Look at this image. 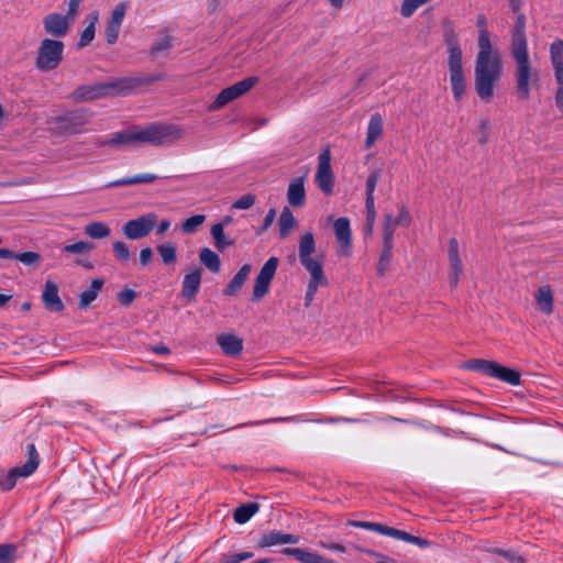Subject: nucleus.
<instances>
[{
  "mask_svg": "<svg viewBox=\"0 0 563 563\" xmlns=\"http://www.w3.org/2000/svg\"><path fill=\"white\" fill-rule=\"evenodd\" d=\"M128 3L126 2H120L118 3L114 9L112 10L111 12V15H110V20L118 23V24H122L123 22V19L125 16V13H126V10H128Z\"/></svg>",
  "mask_w": 563,
  "mask_h": 563,
  "instance_id": "obj_49",
  "label": "nucleus"
},
{
  "mask_svg": "<svg viewBox=\"0 0 563 563\" xmlns=\"http://www.w3.org/2000/svg\"><path fill=\"white\" fill-rule=\"evenodd\" d=\"M95 250V244L88 241H78L63 246V251L70 254H86Z\"/></svg>",
  "mask_w": 563,
  "mask_h": 563,
  "instance_id": "obj_40",
  "label": "nucleus"
},
{
  "mask_svg": "<svg viewBox=\"0 0 563 563\" xmlns=\"http://www.w3.org/2000/svg\"><path fill=\"white\" fill-rule=\"evenodd\" d=\"M70 20L59 13H49L43 20V26L47 34L54 37L65 36L70 26Z\"/></svg>",
  "mask_w": 563,
  "mask_h": 563,
  "instance_id": "obj_16",
  "label": "nucleus"
},
{
  "mask_svg": "<svg viewBox=\"0 0 563 563\" xmlns=\"http://www.w3.org/2000/svg\"><path fill=\"white\" fill-rule=\"evenodd\" d=\"M211 235L214 240V245L219 251H223L224 249L234 245V240H230L225 236L224 229H221V225H212Z\"/></svg>",
  "mask_w": 563,
  "mask_h": 563,
  "instance_id": "obj_35",
  "label": "nucleus"
},
{
  "mask_svg": "<svg viewBox=\"0 0 563 563\" xmlns=\"http://www.w3.org/2000/svg\"><path fill=\"white\" fill-rule=\"evenodd\" d=\"M84 233L93 240H103L110 236V227L101 221H92L85 225Z\"/></svg>",
  "mask_w": 563,
  "mask_h": 563,
  "instance_id": "obj_29",
  "label": "nucleus"
},
{
  "mask_svg": "<svg viewBox=\"0 0 563 563\" xmlns=\"http://www.w3.org/2000/svg\"><path fill=\"white\" fill-rule=\"evenodd\" d=\"M278 266V258L275 256L269 257L263 267L261 268L258 275L255 278V284L253 288V300L258 301L265 295H267L269 290V285L272 279L274 278Z\"/></svg>",
  "mask_w": 563,
  "mask_h": 563,
  "instance_id": "obj_12",
  "label": "nucleus"
},
{
  "mask_svg": "<svg viewBox=\"0 0 563 563\" xmlns=\"http://www.w3.org/2000/svg\"><path fill=\"white\" fill-rule=\"evenodd\" d=\"M251 265L244 264L239 272L233 276L229 285L227 286L224 294L228 296H234L238 294V291L242 288L244 283L246 282L250 273H251Z\"/></svg>",
  "mask_w": 563,
  "mask_h": 563,
  "instance_id": "obj_27",
  "label": "nucleus"
},
{
  "mask_svg": "<svg viewBox=\"0 0 563 563\" xmlns=\"http://www.w3.org/2000/svg\"><path fill=\"white\" fill-rule=\"evenodd\" d=\"M448 69L450 84L455 101H461L466 92V78L463 68V53L455 36L446 40Z\"/></svg>",
  "mask_w": 563,
  "mask_h": 563,
  "instance_id": "obj_5",
  "label": "nucleus"
},
{
  "mask_svg": "<svg viewBox=\"0 0 563 563\" xmlns=\"http://www.w3.org/2000/svg\"><path fill=\"white\" fill-rule=\"evenodd\" d=\"M112 251L115 260L121 264L128 263L131 258L130 247L122 240H117L112 243Z\"/></svg>",
  "mask_w": 563,
  "mask_h": 563,
  "instance_id": "obj_37",
  "label": "nucleus"
},
{
  "mask_svg": "<svg viewBox=\"0 0 563 563\" xmlns=\"http://www.w3.org/2000/svg\"><path fill=\"white\" fill-rule=\"evenodd\" d=\"M395 218L399 225L408 227L411 223V216L402 205L398 206V214Z\"/></svg>",
  "mask_w": 563,
  "mask_h": 563,
  "instance_id": "obj_54",
  "label": "nucleus"
},
{
  "mask_svg": "<svg viewBox=\"0 0 563 563\" xmlns=\"http://www.w3.org/2000/svg\"><path fill=\"white\" fill-rule=\"evenodd\" d=\"M174 38L170 35H163L159 37L151 47V55L156 58L162 53H165L173 48Z\"/></svg>",
  "mask_w": 563,
  "mask_h": 563,
  "instance_id": "obj_38",
  "label": "nucleus"
},
{
  "mask_svg": "<svg viewBox=\"0 0 563 563\" xmlns=\"http://www.w3.org/2000/svg\"><path fill=\"white\" fill-rule=\"evenodd\" d=\"M550 57L553 68L563 65V41L558 38L550 46Z\"/></svg>",
  "mask_w": 563,
  "mask_h": 563,
  "instance_id": "obj_43",
  "label": "nucleus"
},
{
  "mask_svg": "<svg viewBox=\"0 0 563 563\" xmlns=\"http://www.w3.org/2000/svg\"><path fill=\"white\" fill-rule=\"evenodd\" d=\"M275 209H269L263 221V230H267L275 220Z\"/></svg>",
  "mask_w": 563,
  "mask_h": 563,
  "instance_id": "obj_60",
  "label": "nucleus"
},
{
  "mask_svg": "<svg viewBox=\"0 0 563 563\" xmlns=\"http://www.w3.org/2000/svg\"><path fill=\"white\" fill-rule=\"evenodd\" d=\"M555 104L559 108V110L563 112V87H558L555 93Z\"/></svg>",
  "mask_w": 563,
  "mask_h": 563,
  "instance_id": "obj_62",
  "label": "nucleus"
},
{
  "mask_svg": "<svg viewBox=\"0 0 563 563\" xmlns=\"http://www.w3.org/2000/svg\"><path fill=\"white\" fill-rule=\"evenodd\" d=\"M82 0H69L68 2V10L66 16L74 21L76 16L78 15L79 7Z\"/></svg>",
  "mask_w": 563,
  "mask_h": 563,
  "instance_id": "obj_57",
  "label": "nucleus"
},
{
  "mask_svg": "<svg viewBox=\"0 0 563 563\" xmlns=\"http://www.w3.org/2000/svg\"><path fill=\"white\" fill-rule=\"evenodd\" d=\"M103 284H104V282L101 278H93L91 280L90 287L80 294V297H79L80 308H84V309L87 308L97 298L98 294L100 292V290L103 287Z\"/></svg>",
  "mask_w": 563,
  "mask_h": 563,
  "instance_id": "obj_30",
  "label": "nucleus"
},
{
  "mask_svg": "<svg viewBox=\"0 0 563 563\" xmlns=\"http://www.w3.org/2000/svg\"><path fill=\"white\" fill-rule=\"evenodd\" d=\"M42 302L46 310L51 312H60L65 305L59 297V289L55 282L47 279L42 291Z\"/></svg>",
  "mask_w": 563,
  "mask_h": 563,
  "instance_id": "obj_17",
  "label": "nucleus"
},
{
  "mask_svg": "<svg viewBox=\"0 0 563 563\" xmlns=\"http://www.w3.org/2000/svg\"><path fill=\"white\" fill-rule=\"evenodd\" d=\"M538 309L545 316H550L554 309V295L550 285L540 286L534 292Z\"/></svg>",
  "mask_w": 563,
  "mask_h": 563,
  "instance_id": "obj_21",
  "label": "nucleus"
},
{
  "mask_svg": "<svg viewBox=\"0 0 563 563\" xmlns=\"http://www.w3.org/2000/svg\"><path fill=\"white\" fill-rule=\"evenodd\" d=\"M297 224L298 221L291 210L288 207H284L278 219L279 236L286 239Z\"/></svg>",
  "mask_w": 563,
  "mask_h": 563,
  "instance_id": "obj_28",
  "label": "nucleus"
},
{
  "mask_svg": "<svg viewBox=\"0 0 563 563\" xmlns=\"http://www.w3.org/2000/svg\"><path fill=\"white\" fill-rule=\"evenodd\" d=\"M300 540L299 536L291 534V533H284L278 530H272L266 533H264L260 541L258 547L261 548H269L274 545H280V544H296Z\"/></svg>",
  "mask_w": 563,
  "mask_h": 563,
  "instance_id": "obj_19",
  "label": "nucleus"
},
{
  "mask_svg": "<svg viewBox=\"0 0 563 563\" xmlns=\"http://www.w3.org/2000/svg\"><path fill=\"white\" fill-rule=\"evenodd\" d=\"M333 229L340 246L342 249H349L352 241L350 220L344 217L336 219Z\"/></svg>",
  "mask_w": 563,
  "mask_h": 563,
  "instance_id": "obj_26",
  "label": "nucleus"
},
{
  "mask_svg": "<svg viewBox=\"0 0 563 563\" xmlns=\"http://www.w3.org/2000/svg\"><path fill=\"white\" fill-rule=\"evenodd\" d=\"M64 47L62 41L47 37L42 40L35 57L36 69L41 73L56 69L63 60Z\"/></svg>",
  "mask_w": 563,
  "mask_h": 563,
  "instance_id": "obj_7",
  "label": "nucleus"
},
{
  "mask_svg": "<svg viewBox=\"0 0 563 563\" xmlns=\"http://www.w3.org/2000/svg\"><path fill=\"white\" fill-rule=\"evenodd\" d=\"M466 368L483 373L490 377L497 378L501 382L508 383L512 386L520 384L519 372L505 367L501 364L483 358H473L465 364Z\"/></svg>",
  "mask_w": 563,
  "mask_h": 563,
  "instance_id": "obj_8",
  "label": "nucleus"
},
{
  "mask_svg": "<svg viewBox=\"0 0 563 563\" xmlns=\"http://www.w3.org/2000/svg\"><path fill=\"white\" fill-rule=\"evenodd\" d=\"M365 207L367 233L372 234L376 218L375 200H365Z\"/></svg>",
  "mask_w": 563,
  "mask_h": 563,
  "instance_id": "obj_46",
  "label": "nucleus"
},
{
  "mask_svg": "<svg viewBox=\"0 0 563 563\" xmlns=\"http://www.w3.org/2000/svg\"><path fill=\"white\" fill-rule=\"evenodd\" d=\"M379 181V170L371 173L366 180V200H374V191Z\"/></svg>",
  "mask_w": 563,
  "mask_h": 563,
  "instance_id": "obj_48",
  "label": "nucleus"
},
{
  "mask_svg": "<svg viewBox=\"0 0 563 563\" xmlns=\"http://www.w3.org/2000/svg\"><path fill=\"white\" fill-rule=\"evenodd\" d=\"M493 553H496L498 555H501L505 558L509 563H527L526 560L519 555L516 552L501 550V549H493Z\"/></svg>",
  "mask_w": 563,
  "mask_h": 563,
  "instance_id": "obj_50",
  "label": "nucleus"
},
{
  "mask_svg": "<svg viewBox=\"0 0 563 563\" xmlns=\"http://www.w3.org/2000/svg\"><path fill=\"white\" fill-rule=\"evenodd\" d=\"M398 225L396 218L391 213L385 214L383 223V242L394 243V233Z\"/></svg>",
  "mask_w": 563,
  "mask_h": 563,
  "instance_id": "obj_36",
  "label": "nucleus"
},
{
  "mask_svg": "<svg viewBox=\"0 0 563 563\" xmlns=\"http://www.w3.org/2000/svg\"><path fill=\"white\" fill-rule=\"evenodd\" d=\"M448 261L450 265V285L453 288H455L457 287L460 277L463 273V263L460 254V243L455 238H451L448 242Z\"/></svg>",
  "mask_w": 563,
  "mask_h": 563,
  "instance_id": "obj_14",
  "label": "nucleus"
},
{
  "mask_svg": "<svg viewBox=\"0 0 563 563\" xmlns=\"http://www.w3.org/2000/svg\"><path fill=\"white\" fill-rule=\"evenodd\" d=\"M394 243L383 242L382 253L377 263V274L383 276L389 267Z\"/></svg>",
  "mask_w": 563,
  "mask_h": 563,
  "instance_id": "obj_34",
  "label": "nucleus"
},
{
  "mask_svg": "<svg viewBox=\"0 0 563 563\" xmlns=\"http://www.w3.org/2000/svg\"><path fill=\"white\" fill-rule=\"evenodd\" d=\"M26 462L19 467H14L5 475L0 477V487L3 490H10L15 486L19 477H27L32 475L38 466L40 460L36 448L33 443L26 446Z\"/></svg>",
  "mask_w": 563,
  "mask_h": 563,
  "instance_id": "obj_9",
  "label": "nucleus"
},
{
  "mask_svg": "<svg viewBox=\"0 0 563 563\" xmlns=\"http://www.w3.org/2000/svg\"><path fill=\"white\" fill-rule=\"evenodd\" d=\"M254 203H255V196L249 194V195H244V196L240 197L239 199H236L233 202L232 208L246 210V209H250Z\"/></svg>",
  "mask_w": 563,
  "mask_h": 563,
  "instance_id": "obj_51",
  "label": "nucleus"
},
{
  "mask_svg": "<svg viewBox=\"0 0 563 563\" xmlns=\"http://www.w3.org/2000/svg\"><path fill=\"white\" fill-rule=\"evenodd\" d=\"M15 260L20 261L26 266H35L41 261V255L36 252L29 251L23 253H16Z\"/></svg>",
  "mask_w": 563,
  "mask_h": 563,
  "instance_id": "obj_45",
  "label": "nucleus"
},
{
  "mask_svg": "<svg viewBox=\"0 0 563 563\" xmlns=\"http://www.w3.org/2000/svg\"><path fill=\"white\" fill-rule=\"evenodd\" d=\"M318 544H319V547L331 550V551H336V552H341V553H344L346 551V548L341 543H334V542L327 543V542L320 541Z\"/></svg>",
  "mask_w": 563,
  "mask_h": 563,
  "instance_id": "obj_59",
  "label": "nucleus"
},
{
  "mask_svg": "<svg viewBox=\"0 0 563 563\" xmlns=\"http://www.w3.org/2000/svg\"><path fill=\"white\" fill-rule=\"evenodd\" d=\"M508 3H509V7H510L511 11L517 13V16L520 13H522L521 12V7H522V1L521 0H508Z\"/></svg>",
  "mask_w": 563,
  "mask_h": 563,
  "instance_id": "obj_61",
  "label": "nucleus"
},
{
  "mask_svg": "<svg viewBox=\"0 0 563 563\" xmlns=\"http://www.w3.org/2000/svg\"><path fill=\"white\" fill-rule=\"evenodd\" d=\"M476 26L478 29V53L475 60L474 86L479 99L489 102L495 85L503 74V60L500 54L493 48L484 14L477 16Z\"/></svg>",
  "mask_w": 563,
  "mask_h": 563,
  "instance_id": "obj_1",
  "label": "nucleus"
},
{
  "mask_svg": "<svg viewBox=\"0 0 563 563\" xmlns=\"http://www.w3.org/2000/svg\"><path fill=\"white\" fill-rule=\"evenodd\" d=\"M201 283V268L194 267L185 276L181 286V297L188 302L192 301Z\"/></svg>",
  "mask_w": 563,
  "mask_h": 563,
  "instance_id": "obj_18",
  "label": "nucleus"
},
{
  "mask_svg": "<svg viewBox=\"0 0 563 563\" xmlns=\"http://www.w3.org/2000/svg\"><path fill=\"white\" fill-rule=\"evenodd\" d=\"M251 558H253L252 552H241V553L231 554V555L225 556L222 560V563H241L242 561L251 559Z\"/></svg>",
  "mask_w": 563,
  "mask_h": 563,
  "instance_id": "obj_56",
  "label": "nucleus"
},
{
  "mask_svg": "<svg viewBox=\"0 0 563 563\" xmlns=\"http://www.w3.org/2000/svg\"><path fill=\"white\" fill-rule=\"evenodd\" d=\"M282 553L295 558L300 563H334L332 560L301 548H285Z\"/></svg>",
  "mask_w": 563,
  "mask_h": 563,
  "instance_id": "obj_22",
  "label": "nucleus"
},
{
  "mask_svg": "<svg viewBox=\"0 0 563 563\" xmlns=\"http://www.w3.org/2000/svg\"><path fill=\"white\" fill-rule=\"evenodd\" d=\"M157 252L164 264L169 265L176 262V246L172 243H165L157 246Z\"/></svg>",
  "mask_w": 563,
  "mask_h": 563,
  "instance_id": "obj_41",
  "label": "nucleus"
},
{
  "mask_svg": "<svg viewBox=\"0 0 563 563\" xmlns=\"http://www.w3.org/2000/svg\"><path fill=\"white\" fill-rule=\"evenodd\" d=\"M136 297L135 290L126 288L118 294V299L123 306H130Z\"/></svg>",
  "mask_w": 563,
  "mask_h": 563,
  "instance_id": "obj_55",
  "label": "nucleus"
},
{
  "mask_svg": "<svg viewBox=\"0 0 563 563\" xmlns=\"http://www.w3.org/2000/svg\"><path fill=\"white\" fill-rule=\"evenodd\" d=\"M371 531H375L380 534L388 536L408 543H412L421 549H427L431 547V542L428 541L427 539L412 536L406 531L388 527L383 523L372 522Z\"/></svg>",
  "mask_w": 563,
  "mask_h": 563,
  "instance_id": "obj_15",
  "label": "nucleus"
},
{
  "mask_svg": "<svg viewBox=\"0 0 563 563\" xmlns=\"http://www.w3.org/2000/svg\"><path fill=\"white\" fill-rule=\"evenodd\" d=\"M67 128H78L86 123V113L84 111H74L59 118Z\"/></svg>",
  "mask_w": 563,
  "mask_h": 563,
  "instance_id": "obj_39",
  "label": "nucleus"
},
{
  "mask_svg": "<svg viewBox=\"0 0 563 563\" xmlns=\"http://www.w3.org/2000/svg\"><path fill=\"white\" fill-rule=\"evenodd\" d=\"M134 132L136 144L155 146L175 143L185 135V130L173 123H151L144 128L134 126Z\"/></svg>",
  "mask_w": 563,
  "mask_h": 563,
  "instance_id": "obj_4",
  "label": "nucleus"
},
{
  "mask_svg": "<svg viewBox=\"0 0 563 563\" xmlns=\"http://www.w3.org/2000/svg\"><path fill=\"white\" fill-rule=\"evenodd\" d=\"M153 260V251L151 247H144L140 252V264L145 267Z\"/></svg>",
  "mask_w": 563,
  "mask_h": 563,
  "instance_id": "obj_58",
  "label": "nucleus"
},
{
  "mask_svg": "<svg viewBox=\"0 0 563 563\" xmlns=\"http://www.w3.org/2000/svg\"><path fill=\"white\" fill-rule=\"evenodd\" d=\"M98 146L119 147L123 145H135V132L134 126H131L123 131H118L111 134L110 137L99 140L96 143Z\"/></svg>",
  "mask_w": 563,
  "mask_h": 563,
  "instance_id": "obj_20",
  "label": "nucleus"
},
{
  "mask_svg": "<svg viewBox=\"0 0 563 563\" xmlns=\"http://www.w3.org/2000/svg\"><path fill=\"white\" fill-rule=\"evenodd\" d=\"M383 126L384 120L379 113H373L369 118L366 139H365V147L368 150L374 146V144L383 136Z\"/></svg>",
  "mask_w": 563,
  "mask_h": 563,
  "instance_id": "obj_23",
  "label": "nucleus"
},
{
  "mask_svg": "<svg viewBox=\"0 0 563 563\" xmlns=\"http://www.w3.org/2000/svg\"><path fill=\"white\" fill-rule=\"evenodd\" d=\"M288 203L295 208L301 207L306 200V190L302 178L292 180L287 190Z\"/></svg>",
  "mask_w": 563,
  "mask_h": 563,
  "instance_id": "obj_25",
  "label": "nucleus"
},
{
  "mask_svg": "<svg viewBox=\"0 0 563 563\" xmlns=\"http://www.w3.org/2000/svg\"><path fill=\"white\" fill-rule=\"evenodd\" d=\"M134 87V80L122 78L111 82H98L92 85H82L73 92L76 101H92L109 96L125 93Z\"/></svg>",
  "mask_w": 563,
  "mask_h": 563,
  "instance_id": "obj_6",
  "label": "nucleus"
},
{
  "mask_svg": "<svg viewBox=\"0 0 563 563\" xmlns=\"http://www.w3.org/2000/svg\"><path fill=\"white\" fill-rule=\"evenodd\" d=\"M158 178L155 174H140L132 177H126L122 179H118L114 181H111L107 185V187H122V186H130V185H136V184H150L155 181Z\"/></svg>",
  "mask_w": 563,
  "mask_h": 563,
  "instance_id": "obj_31",
  "label": "nucleus"
},
{
  "mask_svg": "<svg viewBox=\"0 0 563 563\" xmlns=\"http://www.w3.org/2000/svg\"><path fill=\"white\" fill-rule=\"evenodd\" d=\"M18 548L12 543L0 544V563H14Z\"/></svg>",
  "mask_w": 563,
  "mask_h": 563,
  "instance_id": "obj_44",
  "label": "nucleus"
},
{
  "mask_svg": "<svg viewBox=\"0 0 563 563\" xmlns=\"http://www.w3.org/2000/svg\"><path fill=\"white\" fill-rule=\"evenodd\" d=\"M95 32H96V29L92 27V26H86L84 29V31L81 32L80 34V38H79V42H78V46L81 48V47H85L87 46L95 37Z\"/></svg>",
  "mask_w": 563,
  "mask_h": 563,
  "instance_id": "obj_53",
  "label": "nucleus"
},
{
  "mask_svg": "<svg viewBox=\"0 0 563 563\" xmlns=\"http://www.w3.org/2000/svg\"><path fill=\"white\" fill-rule=\"evenodd\" d=\"M316 252V240L312 232H306L299 238L298 257L300 264L309 273V282L305 295V305L308 307L313 301L319 287L328 285V279L323 272L322 260L312 257Z\"/></svg>",
  "mask_w": 563,
  "mask_h": 563,
  "instance_id": "obj_3",
  "label": "nucleus"
},
{
  "mask_svg": "<svg viewBox=\"0 0 563 563\" xmlns=\"http://www.w3.org/2000/svg\"><path fill=\"white\" fill-rule=\"evenodd\" d=\"M157 223V214L150 212L136 219L126 221L122 227L123 235L129 240H140L147 236Z\"/></svg>",
  "mask_w": 563,
  "mask_h": 563,
  "instance_id": "obj_11",
  "label": "nucleus"
},
{
  "mask_svg": "<svg viewBox=\"0 0 563 563\" xmlns=\"http://www.w3.org/2000/svg\"><path fill=\"white\" fill-rule=\"evenodd\" d=\"M554 69V77H555V80L559 85V87H563V65L562 66H556L553 68Z\"/></svg>",
  "mask_w": 563,
  "mask_h": 563,
  "instance_id": "obj_63",
  "label": "nucleus"
},
{
  "mask_svg": "<svg viewBox=\"0 0 563 563\" xmlns=\"http://www.w3.org/2000/svg\"><path fill=\"white\" fill-rule=\"evenodd\" d=\"M316 181L322 192L329 195L333 189V173L331 169V151L324 147L318 157V170Z\"/></svg>",
  "mask_w": 563,
  "mask_h": 563,
  "instance_id": "obj_13",
  "label": "nucleus"
},
{
  "mask_svg": "<svg viewBox=\"0 0 563 563\" xmlns=\"http://www.w3.org/2000/svg\"><path fill=\"white\" fill-rule=\"evenodd\" d=\"M121 25L109 19L106 27L107 43L112 45L118 41Z\"/></svg>",
  "mask_w": 563,
  "mask_h": 563,
  "instance_id": "obj_47",
  "label": "nucleus"
},
{
  "mask_svg": "<svg viewBox=\"0 0 563 563\" xmlns=\"http://www.w3.org/2000/svg\"><path fill=\"white\" fill-rule=\"evenodd\" d=\"M478 130H479L478 143L484 145L488 142V137H489V130H490L489 119H487V118L482 119L479 121Z\"/></svg>",
  "mask_w": 563,
  "mask_h": 563,
  "instance_id": "obj_52",
  "label": "nucleus"
},
{
  "mask_svg": "<svg viewBox=\"0 0 563 563\" xmlns=\"http://www.w3.org/2000/svg\"><path fill=\"white\" fill-rule=\"evenodd\" d=\"M258 510L260 505L256 503L243 504L234 510V521L240 525L246 523Z\"/></svg>",
  "mask_w": 563,
  "mask_h": 563,
  "instance_id": "obj_32",
  "label": "nucleus"
},
{
  "mask_svg": "<svg viewBox=\"0 0 563 563\" xmlns=\"http://www.w3.org/2000/svg\"><path fill=\"white\" fill-rule=\"evenodd\" d=\"M151 350L157 354L167 355L170 353V350L168 346L164 344H157L151 347Z\"/></svg>",
  "mask_w": 563,
  "mask_h": 563,
  "instance_id": "obj_64",
  "label": "nucleus"
},
{
  "mask_svg": "<svg viewBox=\"0 0 563 563\" xmlns=\"http://www.w3.org/2000/svg\"><path fill=\"white\" fill-rule=\"evenodd\" d=\"M217 342L223 353L229 356H236L243 350V340L234 334H220L217 338Z\"/></svg>",
  "mask_w": 563,
  "mask_h": 563,
  "instance_id": "obj_24",
  "label": "nucleus"
},
{
  "mask_svg": "<svg viewBox=\"0 0 563 563\" xmlns=\"http://www.w3.org/2000/svg\"><path fill=\"white\" fill-rule=\"evenodd\" d=\"M199 260L212 273H218L220 271V257L214 251L210 250L209 247L201 249L199 253Z\"/></svg>",
  "mask_w": 563,
  "mask_h": 563,
  "instance_id": "obj_33",
  "label": "nucleus"
},
{
  "mask_svg": "<svg viewBox=\"0 0 563 563\" xmlns=\"http://www.w3.org/2000/svg\"><path fill=\"white\" fill-rule=\"evenodd\" d=\"M258 82V78L255 76L247 77L234 85L222 89L214 101L209 106L210 111H217L223 108L229 102L240 98L251 90Z\"/></svg>",
  "mask_w": 563,
  "mask_h": 563,
  "instance_id": "obj_10",
  "label": "nucleus"
},
{
  "mask_svg": "<svg viewBox=\"0 0 563 563\" xmlns=\"http://www.w3.org/2000/svg\"><path fill=\"white\" fill-rule=\"evenodd\" d=\"M527 19L523 13L516 16L510 31V55L515 60L514 78L517 99L526 101L530 98L531 89L539 81V70L533 67L528 52L526 34Z\"/></svg>",
  "mask_w": 563,
  "mask_h": 563,
  "instance_id": "obj_2",
  "label": "nucleus"
},
{
  "mask_svg": "<svg viewBox=\"0 0 563 563\" xmlns=\"http://www.w3.org/2000/svg\"><path fill=\"white\" fill-rule=\"evenodd\" d=\"M206 221L205 214H195L187 218L181 224V231L186 234H191L197 231V229L202 225Z\"/></svg>",
  "mask_w": 563,
  "mask_h": 563,
  "instance_id": "obj_42",
  "label": "nucleus"
}]
</instances>
